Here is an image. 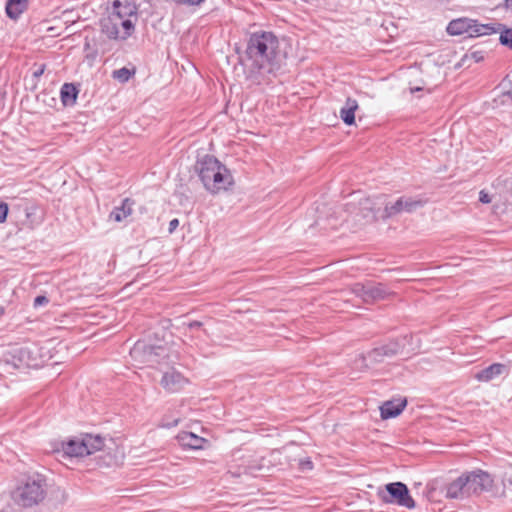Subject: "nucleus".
I'll use <instances>...</instances> for the list:
<instances>
[{
  "label": "nucleus",
  "instance_id": "18",
  "mask_svg": "<svg viewBox=\"0 0 512 512\" xmlns=\"http://www.w3.org/2000/svg\"><path fill=\"white\" fill-rule=\"evenodd\" d=\"M469 497L463 474L446 486V498L465 499Z\"/></svg>",
  "mask_w": 512,
  "mask_h": 512
},
{
  "label": "nucleus",
  "instance_id": "5",
  "mask_svg": "<svg viewBox=\"0 0 512 512\" xmlns=\"http://www.w3.org/2000/svg\"><path fill=\"white\" fill-rule=\"evenodd\" d=\"M100 29L109 39L126 40L134 32L135 25L132 21H123L118 16L108 13L100 19Z\"/></svg>",
  "mask_w": 512,
  "mask_h": 512
},
{
  "label": "nucleus",
  "instance_id": "6",
  "mask_svg": "<svg viewBox=\"0 0 512 512\" xmlns=\"http://www.w3.org/2000/svg\"><path fill=\"white\" fill-rule=\"evenodd\" d=\"M167 349L163 346H154L145 341H137L130 350L133 360L141 364L154 365L166 356Z\"/></svg>",
  "mask_w": 512,
  "mask_h": 512
},
{
  "label": "nucleus",
  "instance_id": "15",
  "mask_svg": "<svg viewBox=\"0 0 512 512\" xmlns=\"http://www.w3.org/2000/svg\"><path fill=\"white\" fill-rule=\"evenodd\" d=\"M109 13L118 16L120 20L131 21L130 17L137 15V7L128 1L121 2L120 0H115Z\"/></svg>",
  "mask_w": 512,
  "mask_h": 512
},
{
  "label": "nucleus",
  "instance_id": "12",
  "mask_svg": "<svg viewBox=\"0 0 512 512\" xmlns=\"http://www.w3.org/2000/svg\"><path fill=\"white\" fill-rule=\"evenodd\" d=\"M160 383L165 390L174 393L181 390L188 383V379L175 369H170L163 374Z\"/></svg>",
  "mask_w": 512,
  "mask_h": 512
},
{
  "label": "nucleus",
  "instance_id": "20",
  "mask_svg": "<svg viewBox=\"0 0 512 512\" xmlns=\"http://www.w3.org/2000/svg\"><path fill=\"white\" fill-rule=\"evenodd\" d=\"M133 204L134 202L131 199L125 198L122 201L121 206L115 207L111 211L109 218L115 222H122L124 219H126L128 216L132 214Z\"/></svg>",
  "mask_w": 512,
  "mask_h": 512
},
{
  "label": "nucleus",
  "instance_id": "26",
  "mask_svg": "<svg viewBox=\"0 0 512 512\" xmlns=\"http://www.w3.org/2000/svg\"><path fill=\"white\" fill-rule=\"evenodd\" d=\"M135 73L134 70H130L126 67H122L120 69L114 70L112 73V77L115 80H118L121 83L127 82L131 76Z\"/></svg>",
  "mask_w": 512,
  "mask_h": 512
},
{
  "label": "nucleus",
  "instance_id": "16",
  "mask_svg": "<svg viewBox=\"0 0 512 512\" xmlns=\"http://www.w3.org/2000/svg\"><path fill=\"white\" fill-rule=\"evenodd\" d=\"M503 374H508V368L505 364L494 363L475 374V378L481 382H489Z\"/></svg>",
  "mask_w": 512,
  "mask_h": 512
},
{
  "label": "nucleus",
  "instance_id": "30",
  "mask_svg": "<svg viewBox=\"0 0 512 512\" xmlns=\"http://www.w3.org/2000/svg\"><path fill=\"white\" fill-rule=\"evenodd\" d=\"M479 201L481 203L488 204L491 202V197L487 192H485L484 190H481L479 193Z\"/></svg>",
  "mask_w": 512,
  "mask_h": 512
},
{
  "label": "nucleus",
  "instance_id": "34",
  "mask_svg": "<svg viewBox=\"0 0 512 512\" xmlns=\"http://www.w3.org/2000/svg\"><path fill=\"white\" fill-rule=\"evenodd\" d=\"M507 483L512 488V474H505L503 478V485L506 487Z\"/></svg>",
  "mask_w": 512,
  "mask_h": 512
},
{
  "label": "nucleus",
  "instance_id": "27",
  "mask_svg": "<svg viewBox=\"0 0 512 512\" xmlns=\"http://www.w3.org/2000/svg\"><path fill=\"white\" fill-rule=\"evenodd\" d=\"M9 207L5 202H0V223H4L7 219Z\"/></svg>",
  "mask_w": 512,
  "mask_h": 512
},
{
  "label": "nucleus",
  "instance_id": "19",
  "mask_svg": "<svg viewBox=\"0 0 512 512\" xmlns=\"http://www.w3.org/2000/svg\"><path fill=\"white\" fill-rule=\"evenodd\" d=\"M407 401L403 400H389L384 402L380 407V414L382 419H389L398 416L406 407Z\"/></svg>",
  "mask_w": 512,
  "mask_h": 512
},
{
  "label": "nucleus",
  "instance_id": "4",
  "mask_svg": "<svg viewBox=\"0 0 512 512\" xmlns=\"http://www.w3.org/2000/svg\"><path fill=\"white\" fill-rule=\"evenodd\" d=\"M47 494L45 479L37 474L28 477L14 491V500L23 507H32L44 500Z\"/></svg>",
  "mask_w": 512,
  "mask_h": 512
},
{
  "label": "nucleus",
  "instance_id": "9",
  "mask_svg": "<svg viewBox=\"0 0 512 512\" xmlns=\"http://www.w3.org/2000/svg\"><path fill=\"white\" fill-rule=\"evenodd\" d=\"M463 479L466 483L468 496L488 492L492 489L494 483L493 477L480 469L463 473Z\"/></svg>",
  "mask_w": 512,
  "mask_h": 512
},
{
  "label": "nucleus",
  "instance_id": "35",
  "mask_svg": "<svg viewBox=\"0 0 512 512\" xmlns=\"http://www.w3.org/2000/svg\"><path fill=\"white\" fill-rule=\"evenodd\" d=\"M44 71H45V65L43 64L37 70H35L33 72V76L38 78L44 73Z\"/></svg>",
  "mask_w": 512,
  "mask_h": 512
},
{
  "label": "nucleus",
  "instance_id": "31",
  "mask_svg": "<svg viewBox=\"0 0 512 512\" xmlns=\"http://www.w3.org/2000/svg\"><path fill=\"white\" fill-rule=\"evenodd\" d=\"M202 325H203V324H202V322H200V321H191V322H189V323L187 324V329H188L189 331H192V330H194V329H199V328H201V327H202Z\"/></svg>",
  "mask_w": 512,
  "mask_h": 512
},
{
  "label": "nucleus",
  "instance_id": "32",
  "mask_svg": "<svg viewBox=\"0 0 512 512\" xmlns=\"http://www.w3.org/2000/svg\"><path fill=\"white\" fill-rule=\"evenodd\" d=\"M179 226V220L174 218L172 219L170 222H169V227H168V231L169 233H173L176 228Z\"/></svg>",
  "mask_w": 512,
  "mask_h": 512
},
{
  "label": "nucleus",
  "instance_id": "36",
  "mask_svg": "<svg viewBox=\"0 0 512 512\" xmlns=\"http://www.w3.org/2000/svg\"><path fill=\"white\" fill-rule=\"evenodd\" d=\"M508 82L511 87L504 94L512 99V80L509 79Z\"/></svg>",
  "mask_w": 512,
  "mask_h": 512
},
{
  "label": "nucleus",
  "instance_id": "39",
  "mask_svg": "<svg viewBox=\"0 0 512 512\" xmlns=\"http://www.w3.org/2000/svg\"><path fill=\"white\" fill-rule=\"evenodd\" d=\"M5 309L4 307L0 306V318L4 315Z\"/></svg>",
  "mask_w": 512,
  "mask_h": 512
},
{
  "label": "nucleus",
  "instance_id": "25",
  "mask_svg": "<svg viewBox=\"0 0 512 512\" xmlns=\"http://www.w3.org/2000/svg\"><path fill=\"white\" fill-rule=\"evenodd\" d=\"M498 29H500V43L512 50V28H507L505 25L498 23Z\"/></svg>",
  "mask_w": 512,
  "mask_h": 512
},
{
  "label": "nucleus",
  "instance_id": "2",
  "mask_svg": "<svg viewBox=\"0 0 512 512\" xmlns=\"http://www.w3.org/2000/svg\"><path fill=\"white\" fill-rule=\"evenodd\" d=\"M114 446L115 443L112 439L107 440L99 435L82 434L67 441H62L61 450L57 449L56 452H62V457L69 458H82L96 452H102L104 455H101L100 459L103 464L110 466L116 463V457L111 453Z\"/></svg>",
  "mask_w": 512,
  "mask_h": 512
},
{
  "label": "nucleus",
  "instance_id": "33",
  "mask_svg": "<svg viewBox=\"0 0 512 512\" xmlns=\"http://www.w3.org/2000/svg\"><path fill=\"white\" fill-rule=\"evenodd\" d=\"M371 367H372V366H366V365H364L362 362H358V364H356V359H355V360H354V362H353V368H354V369H358V370H360V371H365V370H367V369H369V368H371Z\"/></svg>",
  "mask_w": 512,
  "mask_h": 512
},
{
  "label": "nucleus",
  "instance_id": "14",
  "mask_svg": "<svg viewBox=\"0 0 512 512\" xmlns=\"http://www.w3.org/2000/svg\"><path fill=\"white\" fill-rule=\"evenodd\" d=\"M474 20L469 18H458L449 22L446 31L450 35H461L467 33L469 37H474Z\"/></svg>",
  "mask_w": 512,
  "mask_h": 512
},
{
  "label": "nucleus",
  "instance_id": "13",
  "mask_svg": "<svg viewBox=\"0 0 512 512\" xmlns=\"http://www.w3.org/2000/svg\"><path fill=\"white\" fill-rule=\"evenodd\" d=\"M346 207L347 210L351 213L357 209L363 218L372 220L376 219L375 203L373 199L369 197L359 199L357 205L354 201L348 202Z\"/></svg>",
  "mask_w": 512,
  "mask_h": 512
},
{
  "label": "nucleus",
  "instance_id": "28",
  "mask_svg": "<svg viewBox=\"0 0 512 512\" xmlns=\"http://www.w3.org/2000/svg\"><path fill=\"white\" fill-rule=\"evenodd\" d=\"M49 302L48 298L44 295H39L34 299V307L43 306Z\"/></svg>",
  "mask_w": 512,
  "mask_h": 512
},
{
  "label": "nucleus",
  "instance_id": "38",
  "mask_svg": "<svg viewBox=\"0 0 512 512\" xmlns=\"http://www.w3.org/2000/svg\"><path fill=\"white\" fill-rule=\"evenodd\" d=\"M505 7L512 10V0H505Z\"/></svg>",
  "mask_w": 512,
  "mask_h": 512
},
{
  "label": "nucleus",
  "instance_id": "3",
  "mask_svg": "<svg viewBox=\"0 0 512 512\" xmlns=\"http://www.w3.org/2000/svg\"><path fill=\"white\" fill-rule=\"evenodd\" d=\"M195 169L205 189L212 194L228 190L234 184L231 172L212 155L197 161Z\"/></svg>",
  "mask_w": 512,
  "mask_h": 512
},
{
  "label": "nucleus",
  "instance_id": "17",
  "mask_svg": "<svg viewBox=\"0 0 512 512\" xmlns=\"http://www.w3.org/2000/svg\"><path fill=\"white\" fill-rule=\"evenodd\" d=\"M177 441L183 448H189L193 450L204 448V444L207 440L187 431H182L177 435Z\"/></svg>",
  "mask_w": 512,
  "mask_h": 512
},
{
  "label": "nucleus",
  "instance_id": "7",
  "mask_svg": "<svg viewBox=\"0 0 512 512\" xmlns=\"http://www.w3.org/2000/svg\"><path fill=\"white\" fill-rule=\"evenodd\" d=\"M386 493L379 491L378 496L385 503H396L399 506L412 509L415 501L410 496L409 489L402 482H392L385 485Z\"/></svg>",
  "mask_w": 512,
  "mask_h": 512
},
{
  "label": "nucleus",
  "instance_id": "23",
  "mask_svg": "<svg viewBox=\"0 0 512 512\" xmlns=\"http://www.w3.org/2000/svg\"><path fill=\"white\" fill-rule=\"evenodd\" d=\"M28 0H8L6 3V14L11 19H17L26 9Z\"/></svg>",
  "mask_w": 512,
  "mask_h": 512
},
{
  "label": "nucleus",
  "instance_id": "11",
  "mask_svg": "<svg viewBox=\"0 0 512 512\" xmlns=\"http://www.w3.org/2000/svg\"><path fill=\"white\" fill-rule=\"evenodd\" d=\"M426 201L420 198L400 197L394 203H386L383 218H391L402 212L412 213L422 208Z\"/></svg>",
  "mask_w": 512,
  "mask_h": 512
},
{
  "label": "nucleus",
  "instance_id": "22",
  "mask_svg": "<svg viewBox=\"0 0 512 512\" xmlns=\"http://www.w3.org/2000/svg\"><path fill=\"white\" fill-rule=\"evenodd\" d=\"M79 90L72 83H65L60 90L61 101L64 106H72L75 104Z\"/></svg>",
  "mask_w": 512,
  "mask_h": 512
},
{
  "label": "nucleus",
  "instance_id": "24",
  "mask_svg": "<svg viewBox=\"0 0 512 512\" xmlns=\"http://www.w3.org/2000/svg\"><path fill=\"white\" fill-rule=\"evenodd\" d=\"M474 30H472V33L474 34V37L482 36V35H491L494 33H497L500 31L498 29V23L497 24H480L476 20H474Z\"/></svg>",
  "mask_w": 512,
  "mask_h": 512
},
{
  "label": "nucleus",
  "instance_id": "29",
  "mask_svg": "<svg viewBox=\"0 0 512 512\" xmlns=\"http://www.w3.org/2000/svg\"><path fill=\"white\" fill-rule=\"evenodd\" d=\"M299 466H300V469L303 471L304 470H312L313 462L309 458H307V459L301 460L299 463Z\"/></svg>",
  "mask_w": 512,
  "mask_h": 512
},
{
  "label": "nucleus",
  "instance_id": "10",
  "mask_svg": "<svg viewBox=\"0 0 512 512\" xmlns=\"http://www.w3.org/2000/svg\"><path fill=\"white\" fill-rule=\"evenodd\" d=\"M350 291L366 304L385 299L389 295V291L380 283H355L351 286Z\"/></svg>",
  "mask_w": 512,
  "mask_h": 512
},
{
  "label": "nucleus",
  "instance_id": "1",
  "mask_svg": "<svg viewBox=\"0 0 512 512\" xmlns=\"http://www.w3.org/2000/svg\"><path fill=\"white\" fill-rule=\"evenodd\" d=\"M279 45L278 37L271 31L260 30L250 34L245 54L240 60L246 78L253 84L269 80L280 70L282 57Z\"/></svg>",
  "mask_w": 512,
  "mask_h": 512
},
{
  "label": "nucleus",
  "instance_id": "37",
  "mask_svg": "<svg viewBox=\"0 0 512 512\" xmlns=\"http://www.w3.org/2000/svg\"><path fill=\"white\" fill-rule=\"evenodd\" d=\"M262 467H263V466H262V465H260V466H258V467H257V469H262ZM255 469H256V467H255V466H251V465H249V466H247V467H246V470H247V472H249V473H252Z\"/></svg>",
  "mask_w": 512,
  "mask_h": 512
},
{
  "label": "nucleus",
  "instance_id": "8",
  "mask_svg": "<svg viewBox=\"0 0 512 512\" xmlns=\"http://www.w3.org/2000/svg\"><path fill=\"white\" fill-rule=\"evenodd\" d=\"M402 348L403 345L398 341H390L382 346L372 349L367 354H360L356 358V364H358V362H362L366 366H374L382 363L386 358H392L399 354Z\"/></svg>",
  "mask_w": 512,
  "mask_h": 512
},
{
  "label": "nucleus",
  "instance_id": "21",
  "mask_svg": "<svg viewBox=\"0 0 512 512\" xmlns=\"http://www.w3.org/2000/svg\"><path fill=\"white\" fill-rule=\"evenodd\" d=\"M358 109V103L355 99L347 98L345 105L340 109V118L346 125H352L355 122V111Z\"/></svg>",
  "mask_w": 512,
  "mask_h": 512
}]
</instances>
